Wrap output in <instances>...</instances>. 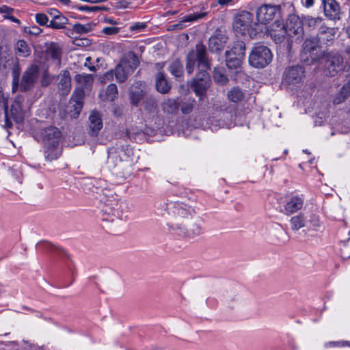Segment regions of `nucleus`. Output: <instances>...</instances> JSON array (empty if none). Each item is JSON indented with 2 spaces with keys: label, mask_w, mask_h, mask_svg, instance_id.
<instances>
[{
  "label": "nucleus",
  "mask_w": 350,
  "mask_h": 350,
  "mask_svg": "<svg viewBox=\"0 0 350 350\" xmlns=\"http://www.w3.org/2000/svg\"><path fill=\"white\" fill-rule=\"evenodd\" d=\"M164 66V63H162V64H160V63H158L157 64V66L159 68H161L163 66Z\"/></svg>",
  "instance_id": "nucleus-61"
},
{
  "label": "nucleus",
  "mask_w": 350,
  "mask_h": 350,
  "mask_svg": "<svg viewBox=\"0 0 350 350\" xmlns=\"http://www.w3.org/2000/svg\"><path fill=\"white\" fill-rule=\"evenodd\" d=\"M38 136L43 146L62 142V132L58 128L53 126L42 129L38 133Z\"/></svg>",
  "instance_id": "nucleus-13"
},
{
  "label": "nucleus",
  "mask_w": 350,
  "mask_h": 350,
  "mask_svg": "<svg viewBox=\"0 0 350 350\" xmlns=\"http://www.w3.org/2000/svg\"><path fill=\"white\" fill-rule=\"evenodd\" d=\"M253 15L247 11H241L234 17L233 29L237 35L244 36L248 33L250 37L255 35L251 29Z\"/></svg>",
  "instance_id": "nucleus-8"
},
{
  "label": "nucleus",
  "mask_w": 350,
  "mask_h": 350,
  "mask_svg": "<svg viewBox=\"0 0 350 350\" xmlns=\"http://www.w3.org/2000/svg\"><path fill=\"white\" fill-rule=\"evenodd\" d=\"M103 204L102 212L111 218H104L105 220L113 221L114 218L124 219L127 218L131 210L129 203L124 200H119L115 194L105 193L100 199Z\"/></svg>",
  "instance_id": "nucleus-3"
},
{
  "label": "nucleus",
  "mask_w": 350,
  "mask_h": 350,
  "mask_svg": "<svg viewBox=\"0 0 350 350\" xmlns=\"http://www.w3.org/2000/svg\"><path fill=\"white\" fill-rule=\"evenodd\" d=\"M193 102H194V100H193L192 102L183 103L180 105V110H181L182 113L184 114L190 113L193 109Z\"/></svg>",
  "instance_id": "nucleus-45"
},
{
  "label": "nucleus",
  "mask_w": 350,
  "mask_h": 350,
  "mask_svg": "<svg viewBox=\"0 0 350 350\" xmlns=\"http://www.w3.org/2000/svg\"><path fill=\"white\" fill-rule=\"evenodd\" d=\"M16 54L23 57H27L31 54V49L24 40H19L14 46Z\"/></svg>",
  "instance_id": "nucleus-30"
},
{
  "label": "nucleus",
  "mask_w": 350,
  "mask_h": 350,
  "mask_svg": "<svg viewBox=\"0 0 350 350\" xmlns=\"http://www.w3.org/2000/svg\"><path fill=\"white\" fill-rule=\"evenodd\" d=\"M303 26L302 16L299 17L296 14H290L286 24L284 25L286 30H288V36H297L298 37H302L304 35Z\"/></svg>",
  "instance_id": "nucleus-15"
},
{
  "label": "nucleus",
  "mask_w": 350,
  "mask_h": 350,
  "mask_svg": "<svg viewBox=\"0 0 350 350\" xmlns=\"http://www.w3.org/2000/svg\"><path fill=\"white\" fill-rule=\"evenodd\" d=\"M47 14L51 17V20L57 18L61 13L56 9H49Z\"/></svg>",
  "instance_id": "nucleus-52"
},
{
  "label": "nucleus",
  "mask_w": 350,
  "mask_h": 350,
  "mask_svg": "<svg viewBox=\"0 0 350 350\" xmlns=\"http://www.w3.org/2000/svg\"><path fill=\"white\" fill-rule=\"evenodd\" d=\"M302 20L304 22V25H306L312 29H314L317 25L321 24L323 21V18L321 16L312 17L309 15H303Z\"/></svg>",
  "instance_id": "nucleus-34"
},
{
  "label": "nucleus",
  "mask_w": 350,
  "mask_h": 350,
  "mask_svg": "<svg viewBox=\"0 0 350 350\" xmlns=\"http://www.w3.org/2000/svg\"><path fill=\"white\" fill-rule=\"evenodd\" d=\"M269 34L275 43L282 42L286 35H288V30L285 28L282 21L277 20L270 26Z\"/></svg>",
  "instance_id": "nucleus-16"
},
{
  "label": "nucleus",
  "mask_w": 350,
  "mask_h": 350,
  "mask_svg": "<svg viewBox=\"0 0 350 350\" xmlns=\"http://www.w3.org/2000/svg\"><path fill=\"white\" fill-rule=\"evenodd\" d=\"M40 73L39 66L36 64L30 65L23 73L19 83V68L15 67L12 70V90L16 91L19 89L21 92L31 90L36 83Z\"/></svg>",
  "instance_id": "nucleus-4"
},
{
  "label": "nucleus",
  "mask_w": 350,
  "mask_h": 350,
  "mask_svg": "<svg viewBox=\"0 0 350 350\" xmlns=\"http://www.w3.org/2000/svg\"><path fill=\"white\" fill-rule=\"evenodd\" d=\"M76 79L79 82L83 83L85 86L90 85L94 81L93 76L90 74L77 75L76 76Z\"/></svg>",
  "instance_id": "nucleus-42"
},
{
  "label": "nucleus",
  "mask_w": 350,
  "mask_h": 350,
  "mask_svg": "<svg viewBox=\"0 0 350 350\" xmlns=\"http://www.w3.org/2000/svg\"><path fill=\"white\" fill-rule=\"evenodd\" d=\"M227 97L231 102L238 103L243 100L245 94L240 88L234 87L228 91Z\"/></svg>",
  "instance_id": "nucleus-32"
},
{
  "label": "nucleus",
  "mask_w": 350,
  "mask_h": 350,
  "mask_svg": "<svg viewBox=\"0 0 350 350\" xmlns=\"http://www.w3.org/2000/svg\"><path fill=\"white\" fill-rule=\"evenodd\" d=\"M273 55L270 49L264 45L255 46L249 56L250 64L257 68L267 66L272 60Z\"/></svg>",
  "instance_id": "nucleus-6"
},
{
  "label": "nucleus",
  "mask_w": 350,
  "mask_h": 350,
  "mask_svg": "<svg viewBox=\"0 0 350 350\" xmlns=\"http://www.w3.org/2000/svg\"><path fill=\"white\" fill-rule=\"evenodd\" d=\"M308 217L302 213L292 217L290 220L291 228L293 231H297L302 228L308 226Z\"/></svg>",
  "instance_id": "nucleus-27"
},
{
  "label": "nucleus",
  "mask_w": 350,
  "mask_h": 350,
  "mask_svg": "<svg viewBox=\"0 0 350 350\" xmlns=\"http://www.w3.org/2000/svg\"><path fill=\"white\" fill-rule=\"evenodd\" d=\"M144 105L146 110L151 112L157 109L158 104L157 100L153 96H149L146 98Z\"/></svg>",
  "instance_id": "nucleus-39"
},
{
  "label": "nucleus",
  "mask_w": 350,
  "mask_h": 350,
  "mask_svg": "<svg viewBox=\"0 0 350 350\" xmlns=\"http://www.w3.org/2000/svg\"><path fill=\"white\" fill-rule=\"evenodd\" d=\"M345 59H346V64L350 68V51H348L347 52V54H346V56H345Z\"/></svg>",
  "instance_id": "nucleus-59"
},
{
  "label": "nucleus",
  "mask_w": 350,
  "mask_h": 350,
  "mask_svg": "<svg viewBox=\"0 0 350 350\" xmlns=\"http://www.w3.org/2000/svg\"><path fill=\"white\" fill-rule=\"evenodd\" d=\"M301 5L306 8H312L314 5L315 0H300Z\"/></svg>",
  "instance_id": "nucleus-53"
},
{
  "label": "nucleus",
  "mask_w": 350,
  "mask_h": 350,
  "mask_svg": "<svg viewBox=\"0 0 350 350\" xmlns=\"http://www.w3.org/2000/svg\"><path fill=\"white\" fill-rule=\"evenodd\" d=\"M319 40L317 38H311L306 39L303 44V53L302 57L306 55L304 61H309V58L311 62L317 61L321 53H319Z\"/></svg>",
  "instance_id": "nucleus-14"
},
{
  "label": "nucleus",
  "mask_w": 350,
  "mask_h": 350,
  "mask_svg": "<svg viewBox=\"0 0 350 350\" xmlns=\"http://www.w3.org/2000/svg\"><path fill=\"white\" fill-rule=\"evenodd\" d=\"M347 33L348 34L349 38H350V27L347 29Z\"/></svg>",
  "instance_id": "nucleus-62"
},
{
  "label": "nucleus",
  "mask_w": 350,
  "mask_h": 350,
  "mask_svg": "<svg viewBox=\"0 0 350 350\" xmlns=\"http://www.w3.org/2000/svg\"><path fill=\"white\" fill-rule=\"evenodd\" d=\"M28 32L31 34L38 35L41 32V29L37 26H33Z\"/></svg>",
  "instance_id": "nucleus-55"
},
{
  "label": "nucleus",
  "mask_w": 350,
  "mask_h": 350,
  "mask_svg": "<svg viewBox=\"0 0 350 350\" xmlns=\"http://www.w3.org/2000/svg\"><path fill=\"white\" fill-rule=\"evenodd\" d=\"M44 155L49 161L57 159L62 154V146L61 143L48 144L43 146Z\"/></svg>",
  "instance_id": "nucleus-23"
},
{
  "label": "nucleus",
  "mask_w": 350,
  "mask_h": 350,
  "mask_svg": "<svg viewBox=\"0 0 350 350\" xmlns=\"http://www.w3.org/2000/svg\"><path fill=\"white\" fill-rule=\"evenodd\" d=\"M349 345V342L342 341V342H329L325 344V347H336V346H345Z\"/></svg>",
  "instance_id": "nucleus-49"
},
{
  "label": "nucleus",
  "mask_w": 350,
  "mask_h": 350,
  "mask_svg": "<svg viewBox=\"0 0 350 350\" xmlns=\"http://www.w3.org/2000/svg\"><path fill=\"white\" fill-rule=\"evenodd\" d=\"M49 81H46L45 79H43L42 81V85L44 86H47L49 85Z\"/></svg>",
  "instance_id": "nucleus-60"
},
{
  "label": "nucleus",
  "mask_w": 350,
  "mask_h": 350,
  "mask_svg": "<svg viewBox=\"0 0 350 350\" xmlns=\"http://www.w3.org/2000/svg\"><path fill=\"white\" fill-rule=\"evenodd\" d=\"M118 88L115 83H110L105 90V99L113 101L118 96Z\"/></svg>",
  "instance_id": "nucleus-37"
},
{
  "label": "nucleus",
  "mask_w": 350,
  "mask_h": 350,
  "mask_svg": "<svg viewBox=\"0 0 350 350\" xmlns=\"http://www.w3.org/2000/svg\"><path fill=\"white\" fill-rule=\"evenodd\" d=\"M13 9L6 5L0 7V13L5 14V16H9L12 14Z\"/></svg>",
  "instance_id": "nucleus-51"
},
{
  "label": "nucleus",
  "mask_w": 350,
  "mask_h": 350,
  "mask_svg": "<svg viewBox=\"0 0 350 350\" xmlns=\"http://www.w3.org/2000/svg\"><path fill=\"white\" fill-rule=\"evenodd\" d=\"M139 63V59L135 53L129 52L126 54L113 69L116 81L119 83L126 81Z\"/></svg>",
  "instance_id": "nucleus-5"
},
{
  "label": "nucleus",
  "mask_w": 350,
  "mask_h": 350,
  "mask_svg": "<svg viewBox=\"0 0 350 350\" xmlns=\"http://www.w3.org/2000/svg\"><path fill=\"white\" fill-rule=\"evenodd\" d=\"M155 87L157 92L161 94H167L171 90V85L167 80L163 72H158L155 76Z\"/></svg>",
  "instance_id": "nucleus-25"
},
{
  "label": "nucleus",
  "mask_w": 350,
  "mask_h": 350,
  "mask_svg": "<svg viewBox=\"0 0 350 350\" xmlns=\"http://www.w3.org/2000/svg\"><path fill=\"white\" fill-rule=\"evenodd\" d=\"M89 44V40H79V42H77L76 44L78 45V46H81V45H88Z\"/></svg>",
  "instance_id": "nucleus-58"
},
{
  "label": "nucleus",
  "mask_w": 350,
  "mask_h": 350,
  "mask_svg": "<svg viewBox=\"0 0 350 350\" xmlns=\"http://www.w3.org/2000/svg\"><path fill=\"white\" fill-rule=\"evenodd\" d=\"M304 198L302 195L293 196L289 198L284 205L285 213L286 215H291L301 210L304 206Z\"/></svg>",
  "instance_id": "nucleus-20"
},
{
  "label": "nucleus",
  "mask_w": 350,
  "mask_h": 350,
  "mask_svg": "<svg viewBox=\"0 0 350 350\" xmlns=\"http://www.w3.org/2000/svg\"><path fill=\"white\" fill-rule=\"evenodd\" d=\"M233 0H217L218 4L224 6L230 3Z\"/></svg>",
  "instance_id": "nucleus-56"
},
{
  "label": "nucleus",
  "mask_w": 350,
  "mask_h": 350,
  "mask_svg": "<svg viewBox=\"0 0 350 350\" xmlns=\"http://www.w3.org/2000/svg\"><path fill=\"white\" fill-rule=\"evenodd\" d=\"M1 115H3L8 123L9 122V115L7 100L4 97L3 92H0V116Z\"/></svg>",
  "instance_id": "nucleus-38"
},
{
  "label": "nucleus",
  "mask_w": 350,
  "mask_h": 350,
  "mask_svg": "<svg viewBox=\"0 0 350 350\" xmlns=\"http://www.w3.org/2000/svg\"><path fill=\"white\" fill-rule=\"evenodd\" d=\"M226 37L222 34H215L211 36L208 40V48L212 52H217L222 50L226 43Z\"/></svg>",
  "instance_id": "nucleus-26"
},
{
  "label": "nucleus",
  "mask_w": 350,
  "mask_h": 350,
  "mask_svg": "<svg viewBox=\"0 0 350 350\" xmlns=\"http://www.w3.org/2000/svg\"><path fill=\"white\" fill-rule=\"evenodd\" d=\"M122 154L124 155L123 151L122 150L118 151L112 149L108 152L107 165L110 170L122 166L123 162Z\"/></svg>",
  "instance_id": "nucleus-24"
},
{
  "label": "nucleus",
  "mask_w": 350,
  "mask_h": 350,
  "mask_svg": "<svg viewBox=\"0 0 350 350\" xmlns=\"http://www.w3.org/2000/svg\"><path fill=\"white\" fill-rule=\"evenodd\" d=\"M146 27V25L144 23H137L131 25L129 29L132 31L140 32Z\"/></svg>",
  "instance_id": "nucleus-47"
},
{
  "label": "nucleus",
  "mask_w": 350,
  "mask_h": 350,
  "mask_svg": "<svg viewBox=\"0 0 350 350\" xmlns=\"http://www.w3.org/2000/svg\"><path fill=\"white\" fill-rule=\"evenodd\" d=\"M79 9L82 11L90 12V11L98 10V8L96 6L90 7V6H88V5H82V6L79 7Z\"/></svg>",
  "instance_id": "nucleus-54"
},
{
  "label": "nucleus",
  "mask_w": 350,
  "mask_h": 350,
  "mask_svg": "<svg viewBox=\"0 0 350 350\" xmlns=\"http://www.w3.org/2000/svg\"><path fill=\"white\" fill-rule=\"evenodd\" d=\"M35 19L36 23L40 25H46L48 27L49 18L46 14L44 13H38L35 16Z\"/></svg>",
  "instance_id": "nucleus-44"
},
{
  "label": "nucleus",
  "mask_w": 350,
  "mask_h": 350,
  "mask_svg": "<svg viewBox=\"0 0 350 350\" xmlns=\"http://www.w3.org/2000/svg\"><path fill=\"white\" fill-rule=\"evenodd\" d=\"M281 14V7L278 5L263 4L256 11V20L265 25L274 19L280 20Z\"/></svg>",
  "instance_id": "nucleus-10"
},
{
  "label": "nucleus",
  "mask_w": 350,
  "mask_h": 350,
  "mask_svg": "<svg viewBox=\"0 0 350 350\" xmlns=\"http://www.w3.org/2000/svg\"><path fill=\"white\" fill-rule=\"evenodd\" d=\"M128 135L129 137H131V133L129 131H128Z\"/></svg>",
  "instance_id": "nucleus-63"
},
{
  "label": "nucleus",
  "mask_w": 350,
  "mask_h": 350,
  "mask_svg": "<svg viewBox=\"0 0 350 350\" xmlns=\"http://www.w3.org/2000/svg\"><path fill=\"white\" fill-rule=\"evenodd\" d=\"M324 15L330 20L340 19V8L336 0H322Z\"/></svg>",
  "instance_id": "nucleus-19"
},
{
  "label": "nucleus",
  "mask_w": 350,
  "mask_h": 350,
  "mask_svg": "<svg viewBox=\"0 0 350 350\" xmlns=\"http://www.w3.org/2000/svg\"><path fill=\"white\" fill-rule=\"evenodd\" d=\"M58 92L62 96H66L71 90V77L67 70L61 72L58 75Z\"/></svg>",
  "instance_id": "nucleus-21"
},
{
  "label": "nucleus",
  "mask_w": 350,
  "mask_h": 350,
  "mask_svg": "<svg viewBox=\"0 0 350 350\" xmlns=\"http://www.w3.org/2000/svg\"><path fill=\"white\" fill-rule=\"evenodd\" d=\"M208 14V12H200V13H193L189 14L188 15L185 16L183 18V22H193L196 21L198 20L204 18L205 16H206Z\"/></svg>",
  "instance_id": "nucleus-41"
},
{
  "label": "nucleus",
  "mask_w": 350,
  "mask_h": 350,
  "mask_svg": "<svg viewBox=\"0 0 350 350\" xmlns=\"http://www.w3.org/2000/svg\"><path fill=\"white\" fill-rule=\"evenodd\" d=\"M340 94L345 98L350 94V80L342 86Z\"/></svg>",
  "instance_id": "nucleus-48"
},
{
  "label": "nucleus",
  "mask_w": 350,
  "mask_h": 350,
  "mask_svg": "<svg viewBox=\"0 0 350 350\" xmlns=\"http://www.w3.org/2000/svg\"><path fill=\"white\" fill-rule=\"evenodd\" d=\"M308 217V224L314 228L315 230L317 227L320 226L319 219V217L316 215H309Z\"/></svg>",
  "instance_id": "nucleus-46"
},
{
  "label": "nucleus",
  "mask_w": 350,
  "mask_h": 350,
  "mask_svg": "<svg viewBox=\"0 0 350 350\" xmlns=\"http://www.w3.org/2000/svg\"><path fill=\"white\" fill-rule=\"evenodd\" d=\"M115 77V72L113 69L107 71L102 76L100 77L99 80L102 83H106L107 82L111 81L113 80Z\"/></svg>",
  "instance_id": "nucleus-43"
},
{
  "label": "nucleus",
  "mask_w": 350,
  "mask_h": 350,
  "mask_svg": "<svg viewBox=\"0 0 350 350\" xmlns=\"http://www.w3.org/2000/svg\"><path fill=\"white\" fill-rule=\"evenodd\" d=\"M46 54L47 57L56 61L58 64H60L62 47L59 44L55 42L50 43L46 47Z\"/></svg>",
  "instance_id": "nucleus-28"
},
{
  "label": "nucleus",
  "mask_w": 350,
  "mask_h": 350,
  "mask_svg": "<svg viewBox=\"0 0 350 350\" xmlns=\"http://www.w3.org/2000/svg\"><path fill=\"white\" fill-rule=\"evenodd\" d=\"M9 122L7 123L5 119L6 127H10L12 125V120L17 123L21 122L23 120L24 115L22 109L21 102L18 99H16L13 101L10 111H8Z\"/></svg>",
  "instance_id": "nucleus-18"
},
{
  "label": "nucleus",
  "mask_w": 350,
  "mask_h": 350,
  "mask_svg": "<svg viewBox=\"0 0 350 350\" xmlns=\"http://www.w3.org/2000/svg\"><path fill=\"white\" fill-rule=\"evenodd\" d=\"M4 17L5 18H8V19L11 20L12 21H13L14 23H20V21L18 19H17L16 18H15L14 16H12V14H10L9 16H4Z\"/></svg>",
  "instance_id": "nucleus-57"
},
{
  "label": "nucleus",
  "mask_w": 350,
  "mask_h": 350,
  "mask_svg": "<svg viewBox=\"0 0 350 350\" xmlns=\"http://www.w3.org/2000/svg\"><path fill=\"white\" fill-rule=\"evenodd\" d=\"M168 70L176 77H180L183 73V66L179 59H175L169 66Z\"/></svg>",
  "instance_id": "nucleus-35"
},
{
  "label": "nucleus",
  "mask_w": 350,
  "mask_h": 350,
  "mask_svg": "<svg viewBox=\"0 0 350 350\" xmlns=\"http://www.w3.org/2000/svg\"><path fill=\"white\" fill-rule=\"evenodd\" d=\"M245 45L243 41L234 42L230 51L226 52V66L230 69L239 68L245 58Z\"/></svg>",
  "instance_id": "nucleus-9"
},
{
  "label": "nucleus",
  "mask_w": 350,
  "mask_h": 350,
  "mask_svg": "<svg viewBox=\"0 0 350 350\" xmlns=\"http://www.w3.org/2000/svg\"><path fill=\"white\" fill-rule=\"evenodd\" d=\"M213 79L215 83L219 85H225L228 81V79L225 75L224 71L220 68H214Z\"/></svg>",
  "instance_id": "nucleus-36"
},
{
  "label": "nucleus",
  "mask_w": 350,
  "mask_h": 350,
  "mask_svg": "<svg viewBox=\"0 0 350 350\" xmlns=\"http://www.w3.org/2000/svg\"><path fill=\"white\" fill-rule=\"evenodd\" d=\"M144 83L141 81H135L129 88L131 104L137 106L145 95Z\"/></svg>",
  "instance_id": "nucleus-17"
},
{
  "label": "nucleus",
  "mask_w": 350,
  "mask_h": 350,
  "mask_svg": "<svg viewBox=\"0 0 350 350\" xmlns=\"http://www.w3.org/2000/svg\"><path fill=\"white\" fill-rule=\"evenodd\" d=\"M196 62H198L199 72L192 79L191 88L196 95L199 96L200 100H202L211 84L209 75L206 72L207 70L211 69V65L207 58L206 46L202 44H198L196 48L187 54L186 70L189 75L193 73Z\"/></svg>",
  "instance_id": "nucleus-2"
},
{
  "label": "nucleus",
  "mask_w": 350,
  "mask_h": 350,
  "mask_svg": "<svg viewBox=\"0 0 350 350\" xmlns=\"http://www.w3.org/2000/svg\"><path fill=\"white\" fill-rule=\"evenodd\" d=\"M336 29H337L328 27L324 25H321L319 30L320 39H326L327 42L332 41L335 38Z\"/></svg>",
  "instance_id": "nucleus-31"
},
{
  "label": "nucleus",
  "mask_w": 350,
  "mask_h": 350,
  "mask_svg": "<svg viewBox=\"0 0 350 350\" xmlns=\"http://www.w3.org/2000/svg\"><path fill=\"white\" fill-rule=\"evenodd\" d=\"M162 109L164 112L173 114L176 113L179 107L178 99L165 98L161 103Z\"/></svg>",
  "instance_id": "nucleus-29"
},
{
  "label": "nucleus",
  "mask_w": 350,
  "mask_h": 350,
  "mask_svg": "<svg viewBox=\"0 0 350 350\" xmlns=\"http://www.w3.org/2000/svg\"><path fill=\"white\" fill-rule=\"evenodd\" d=\"M103 128L101 115L96 111H91L89 116V133L92 136H97L99 131Z\"/></svg>",
  "instance_id": "nucleus-22"
},
{
  "label": "nucleus",
  "mask_w": 350,
  "mask_h": 350,
  "mask_svg": "<svg viewBox=\"0 0 350 350\" xmlns=\"http://www.w3.org/2000/svg\"><path fill=\"white\" fill-rule=\"evenodd\" d=\"M305 78V70L301 66L296 65L286 69L284 73V82L288 85L301 83Z\"/></svg>",
  "instance_id": "nucleus-12"
},
{
  "label": "nucleus",
  "mask_w": 350,
  "mask_h": 350,
  "mask_svg": "<svg viewBox=\"0 0 350 350\" xmlns=\"http://www.w3.org/2000/svg\"><path fill=\"white\" fill-rule=\"evenodd\" d=\"M343 58L336 52H329L323 55L321 64L323 73L327 77H334L343 68Z\"/></svg>",
  "instance_id": "nucleus-7"
},
{
  "label": "nucleus",
  "mask_w": 350,
  "mask_h": 350,
  "mask_svg": "<svg viewBox=\"0 0 350 350\" xmlns=\"http://www.w3.org/2000/svg\"><path fill=\"white\" fill-rule=\"evenodd\" d=\"M68 22V19L63 14H60L57 18L50 21L48 27L55 29H64Z\"/></svg>",
  "instance_id": "nucleus-33"
},
{
  "label": "nucleus",
  "mask_w": 350,
  "mask_h": 350,
  "mask_svg": "<svg viewBox=\"0 0 350 350\" xmlns=\"http://www.w3.org/2000/svg\"><path fill=\"white\" fill-rule=\"evenodd\" d=\"M103 32L107 35H112L118 32V29L116 27H106L103 28Z\"/></svg>",
  "instance_id": "nucleus-50"
},
{
  "label": "nucleus",
  "mask_w": 350,
  "mask_h": 350,
  "mask_svg": "<svg viewBox=\"0 0 350 350\" xmlns=\"http://www.w3.org/2000/svg\"><path fill=\"white\" fill-rule=\"evenodd\" d=\"M84 90L81 88L75 89L72 93L69 103L66 106V111L71 118H77L81 113L83 106Z\"/></svg>",
  "instance_id": "nucleus-11"
},
{
  "label": "nucleus",
  "mask_w": 350,
  "mask_h": 350,
  "mask_svg": "<svg viewBox=\"0 0 350 350\" xmlns=\"http://www.w3.org/2000/svg\"><path fill=\"white\" fill-rule=\"evenodd\" d=\"M72 29L77 33H86L92 30V25L90 23L87 24H80L76 23L73 25Z\"/></svg>",
  "instance_id": "nucleus-40"
},
{
  "label": "nucleus",
  "mask_w": 350,
  "mask_h": 350,
  "mask_svg": "<svg viewBox=\"0 0 350 350\" xmlns=\"http://www.w3.org/2000/svg\"><path fill=\"white\" fill-rule=\"evenodd\" d=\"M199 212L200 208L196 205L180 201L170 203L168 213L173 219L170 228L177 234L189 239L202 235L204 219Z\"/></svg>",
  "instance_id": "nucleus-1"
}]
</instances>
